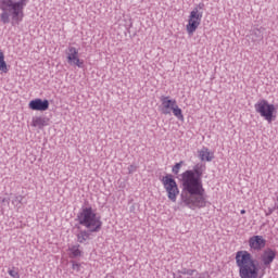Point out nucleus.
<instances>
[{
    "label": "nucleus",
    "instance_id": "obj_1",
    "mask_svg": "<svg viewBox=\"0 0 278 278\" xmlns=\"http://www.w3.org/2000/svg\"><path fill=\"white\" fill-rule=\"evenodd\" d=\"M205 164H197L193 170L182 173V186L185 197L182 201L190 210H201L207 205L205 197V188H203V173H205Z\"/></svg>",
    "mask_w": 278,
    "mask_h": 278
},
{
    "label": "nucleus",
    "instance_id": "obj_2",
    "mask_svg": "<svg viewBox=\"0 0 278 278\" xmlns=\"http://www.w3.org/2000/svg\"><path fill=\"white\" fill-rule=\"evenodd\" d=\"M277 252L267 248L261 254L262 267L255 263L253 256L248 251H238L236 253V264L239 268V276L241 278H264L266 268H270V264L275 262Z\"/></svg>",
    "mask_w": 278,
    "mask_h": 278
},
{
    "label": "nucleus",
    "instance_id": "obj_3",
    "mask_svg": "<svg viewBox=\"0 0 278 278\" xmlns=\"http://www.w3.org/2000/svg\"><path fill=\"white\" fill-rule=\"evenodd\" d=\"M25 5H27V0H1L0 10L2 12L0 18L2 23H4V25L10 23L11 16L12 25H18L25 16V13H23Z\"/></svg>",
    "mask_w": 278,
    "mask_h": 278
},
{
    "label": "nucleus",
    "instance_id": "obj_4",
    "mask_svg": "<svg viewBox=\"0 0 278 278\" xmlns=\"http://www.w3.org/2000/svg\"><path fill=\"white\" fill-rule=\"evenodd\" d=\"M78 223L89 229L91 232L101 231L103 227V222H101V216L97 215V211L92 206H85L78 213Z\"/></svg>",
    "mask_w": 278,
    "mask_h": 278
},
{
    "label": "nucleus",
    "instance_id": "obj_5",
    "mask_svg": "<svg viewBox=\"0 0 278 278\" xmlns=\"http://www.w3.org/2000/svg\"><path fill=\"white\" fill-rule=\"evenodd\" d=\"M204 3H199L190 13L187 20L186 30L189 36H192L194 31L201 26V21H203V9Z\"/></svg>",
    "mask_w": 278,
    "mask_h": 278
},
{
    "label": "nucleus",
    "instance_id": "obj_6",
    "mask_svg": "<svg viewBox=\"0 0 278 278\" xmlns=\"http://www.w3.org/2000/svg\"><path fill=\"white\" fill-rule=\"evenodd\" d=\"M160 112L165 116H168L173 112L178 121H184V113L179 105H177V100L170 99L168 96L161 97Z\"/></svg>",
    "mask_w": 278,
    "mask_h": 278
},
{
    "label": "nucleus",
    "instance_id": "obj_7",
    "mask_svg": "<svg viewBox=\"0 0 278 278\" xmlns=\"http://www.w3.org/2000/svg\"><path fill=\"white\" fill-rule=\"evenodd\" d=\"M254 109L262 118L267 121V123H273V121L277 118V108L275 106V104L269 103L267 100H258L254 104Z\"/></svg>",
    "mask_w": 278,
    "mask_h": 278
},
{
    "label": "nucleus",
    "instance_id": "obj_8",
    "mask_svg": "<svg viewBox=\"0 0 278 278\" xmlns=\"http://www.w3.org/2000/svg\"><path fill=\"white\" fill-rule=\"evenodd\" d=\"M162 184L167 192V197L169 201H177V197L179 195V187H177V181L173 178V175H166L162 178Z\"/></svg>",
    "mask_w": 278,
    "mask_h": 278
},
{
    "label": "nucleus",
    "instance_id": "obj_9",
    "mask_svg": "<svg viewBox=\"0 0 278 278\" xmlns=\"http://www.w3.org/2000/svg\"><path fill=\"white\" fill-rule=\"evenodd\" d=\"M65 55L70 66L84 68V60L79 58V50L77 48L70 46L65 52Z\"/></svg>",
    "mask_w": 278,
    "mask_h": 278
},
{
    "label": "nucleus",
    "instance_id": "obj_10",
    "mask_svg": "<svg viewBox=\"0 0 278 278\" xmlns=\"http://www.w3.org/2000/svg\"><path fill=\"white\" fill-rule=\"evenodd\" d=\"M28 108L34 112H47L49 110V100L34 99L28 103Z\"/></svg>",
    "mask_w": 278,
    "mask_h": 278
},
{
    "label": "nucleus",
    "instance_id": "obj_11",
    "mask_svg": "<svg viewBox=\"0 0 278 278\" xmlns=\"http://www.w3.org/2000/svg\"><path fill=\"white\" fill-rule=\"evenodd\" d=\"M249 247L252 251H262L266 247V239L262 236H253L249 239Z\"/></svg>",
    "mask_w": 278,
    "mask_h": 278
},
{
    "label": "nucleus",
    "instance_id": "obj_12",
    "mask_svg": "<svg viewBox=\"0 0 278 278\" xmlns=\"http://www.w3.org/2000/svg\"><path fill=\"white\" fill-rule=\"evenodd\" d=\"M198 157L201 162H212L215 157L214 151H211L208 148L203 147L198 151Z\"/></svg>",
    "mask_w": 278,
    "mask_h": 278
},
{
    "label": "nucleus",
    "instance_id": "obj_13",
    "mask_svg": "<svg viewBox=\"0 0 278 278\" xmlns=\"http://www.w3.org/2000/svg\"><path fill=\"white\" fill-rule=\"evenodd\" d=\"M49 126V118L47 117H34L31 121V127H38L42 129V127Z\"/></svg>",
    "mask_w": 278,
    "mask_h": 278
},
{
    "label": "nucleus",
    "instance_id": "obj_14",
    "mask_svg": "<svg viewBox=\"0 0 278 278\" xmlns=\"http://www.w3.org/2000/svg\"><path fill=\"white\" fill-rule=\"evenodd\" d=\"M68 252H70V257H72L73 260L75 257H81V255H84V252H81L79 250V245H72L68 248Z\"/></svg>",
    "mask_w": 278,
    "mask_h": 278
},
{
    "label": "nucleus",
    "instance_id": "obj_15",
    "mask_svg": "<svg viewBox=\"0 0 278 278\" xmlns=\"http://www.w3.org/2000/svg\"><path fill=\"white\" fill-rule=\"evenodd\" d=\"M0 71L2 73H8V64L5 63V54L0 50Z\"/></svg>",
    "mask_w": 278,
    "mask_h": 278
},
{
    "label": "nucleus",
    "instance_id": "obj_16",
    "mask_svg": "<svg viewBox=\"0 0 278 278\" xmlns=\"http://www.w3.org/2000/svg\"><path fill=\"white\" fill-rule=\"evenodd\" d=\"M88 237H89L88 232L84 230L77 235V240L80 244H84V242L88 240Z\"/></svg>",
    "mask_w": 278,
    "mask_h": 278
},
{
    "label": "nucleus",
    "instance_id": "obj_17",
    "mask_svg": "<svg viewBox=\"0 0 278 278\" xmlns=\"http://www.w3.org/2000/svg\"><path fill=\"white\" fill-rule=\"evenodd\" d=\"M184 165V161H180L179 163H176L174 167L172 168V173L174 175H179V170H181V166Z\"/></svg>",
    "mask_w": 278,
    "mask_h": 278
},
{
    "label": "nucleus",
    "instance_id": "obj_18",
    "mask_svg": "<svg viewBox=\"0 0 278 278\" xmlns=\"http://www.w3.org/2000/svg\"><path fill=\"white\" fill-rule=\"evenodd\" d=\"M72 268H73V270H76V273H79V270H81V264L73 261Z\"/></svg>",
    "mask_w": 278,
    "mask_h": 278
},
{
    "label": "nucleus",
    "instance_id": "obj_19",
    "mask_svg": "<svg viewBox=\"0 0 278 278\" xmlns=\"http://www.w3.org/2000/svg\"><path fill=\"white\" fill-rule=\"evenodd\" d=\"M9 275L10 277H13V278H21V276L18 275V271L14 269H9Z\"/></svg>",
    "mask_w": 278,
    "mask_h": 278
},
{
    "label": "nucleus",
    "instance_id": "obj_20",
    "mask_svg": "<svg viewBox=\"0 0 278 278\" xmlns=\"http://www.w3.org/2000/svg\"><path fill=\"white\" fill-rule=\"evenodd\" d=\"M270 214H273V208H269V212L266 213V216H270Z\"/></svg>",
    "mask_w": 278,
    "mask_h": 278
},
{
    "label": "nucleus",
    "instance_id": "obj_21",
    "mask_svg": "<svg viewBox=\"0 0 278 278\" xmlns=\"http://www.w3.org/2000/svg\"><path fill=\"white\" fill-rule=\"evenodd\" d=\"M240 214H247L245 210H241Z\"/></svg>",
    "mask_w": 278,
    "mask_h": 278
},
{
    "label": "nucleus",
    "instance_id": "obj_22",
    "mask_svg": "<svg viewBox=\"0 0 278 278\" xmlns=\"http://www.w3.org/2000/svg\"><path fill=\"white\" fill-rule=\"evenodd\" d=\"M130 168H134V165H130Z\"/></svg>",
    "mask_w": 278,
    "mask_h": 278
}]
</instances>
